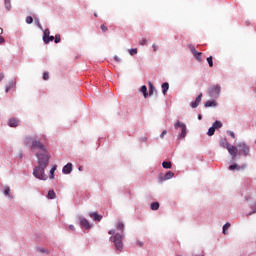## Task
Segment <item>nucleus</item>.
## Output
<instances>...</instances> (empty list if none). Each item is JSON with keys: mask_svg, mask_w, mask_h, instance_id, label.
<instances>
[{"mask_svg": "<svg viewBox=\"0 0 256 256\" xmlns=\"http://www.w3.org/2000/svg\"><path fill=\"white\" fill-rule=\"evenodd\" d=\"M38 158V166L34 168L33 175L36 179L41 181H47V175H45V169L49 165V155L47 154H36Z\"/></svg>", "mask_w": 256, "mask_h": 256, "instance_id": "obj_1", "label": "nucleus"}, {"mask_svg": "<svg viewBox=\"0 0 256 256\" xmlns=\"http://www.w3.org/2000/svg\"><path fill=\"white\" fill-rule=\"evenodd\" d=\"M25 144L29 145L31 151L34 149H39L42 151V153H37V155H49V152H47V148L44 146V144L37 140V139H31V137H26Z\"/></svg>", "mask_w": 256, "mask_h": 256, "instance_id": "obj_2", "label": "nucleus"}, {"mask_svg": "<svg viewBox=\"0 0 256 256\" xmlns=\"http://www.w3.org/2000/svg\"><path fill=\"white\" fill-rule=\"evenodd\" d=\"M110 240L112 241V243H114L117 251L123 250V235L117 233L114 236H112Z\"/></svg>", "mask_w": 256, "mask_h": 256, "instance_id": "obj_3", "label": "nucleus"}, {"mask_svg": "<svg viewBox=\"0 0 256 256\" xmlns=\"http://www.w3.org/2000/svg\"><path fill=\"white\" fill-rule=\"evenodd\" d=\"M237 147L239 149V155H242V157H249L251 155V148H249L247 143L239 142Z\"/></svg>", "mask_w": 256, "mask_h": 256, "instance_id": "obj_4", "label": "nucleus"}, {"mask_svg": "<svg viewBox=\"0 0 256 256\" xmlns=\"http://www.w3.org/2000/svg\"><path fill=\"white\" fill-rule=\"evenodd\" d=\"M175 129H181V134L179 135V139H185L187 137V126L184 123L177 121L174 125Z\"/></svg>", "mask_w": 256, "mask_h": 256, "instance_id": "obj_5", "label": "nucleus"}, {"mask_svg": "<svg viewBox=\"0 0 256 256\" xmlns=\"http://www.w3.org/2000/svg\"><path fill=\"white\" fill-rule=\"evenodd\" d=\"M221 93V86L219 85H214L210 87L209 89V96L210 97H219V94Z\"/></svg>", "mask_w": 256, "mask_h": 256, "instance_id": "obj_6", "label": "nucleus"}, {"mask_svg": "<svg viewBox=\"0 0 256 256\" xmlns=\"http://www.w3.org/2000/svg\"><path fill=\"white\" fill-rule=\"evenodd\" d=\"M247 168V164H242L241 166H239L238 164H232L229 166V170L230 171H241V169H246Z\"/></svg>", "mask_w": 256, "mask_h": 256, "instance_id": "obj_7", "label": "nucleus"}, {"mask_svg": "<svg viewBox=\"0 0 256 256\" xmlns=\"http://www.w3.org/2000/svg\"><path fill=\"white\" fill-rule=\"evenodd\" d=\"M227 151L231 155V157L235 158V157H237V153H238L239 150L237 149V147H235L233 145H230L227 148Z\"/></svg>", "mask_w": 256, "mask_h": 256, "instance_id": "obj_8", "label": "nucleus"}, {"mask_svg": "<svg viewBox=\"0 0 256 256\" xmlns=\"http://www.w3.org/2000/svg\"><path fill=\"white\" fill-rule=\"evenodd\" d=\"M71 171H73V164L71 163H68L67 165H65L62 169V172L65 174V175H69V173H71Z\"/></svg>", "mask_w": 256, "mask_h": 256, "instance_id": "obj_9", "label": "nucleus"}, {"mask_svg": "<svg viewBox=\"0 0 256 256\" xmlns=\"http://www.w3.org/2000/svg\"><path fill=\"white\" fill-rule=\"evenodd\" d=\"M174 176H175V174H174L173 172L168 171V172L164 175V177H160V182L163 183V181H167V180H169V179H172V177H174Z\"/></svg>", "mask_w": 256, "mask_h": 256, "instance_id": "obj_10", "label": "nucleus"}, {"mask_svg": "<svg viewBox=\"0 0 256 256\" xmlns=\"http://www.w3.org/2000/svg\"><path fill=\"white\" fill-rule=\"evenodd\" d=\"M80 224L84 229H91V224L89 223V220L85 218H80Z\"/></svg>", "mask_w": 256, "mask_h": 256, "instance_id": "obj_11", "label": "nucleus"}, {"mask_svg": "<svg viewBox=\"0 0 256 256\" xmlns=\"http://www.w3.org/2000/svg\"><path fill=\"white\" fill-rule=\"evenodd\" d=\"M203 97V94H200L197 96L196 100L194 102L191 103V107L193 109H197V107H199V103H201V98Z\"/></svg>", "mask_w": 256, "mask_h": 256, "instance_id": "obj_12", "label": "nucleus"}, {"mask_svg": "<svg viewBox=\"0 0 256 256\" xmlns=\"http://www.w3.org/2000/svg\"><path fill=\"white\" fill-rule=\"evenodd\" d=\"M50 33L51 32L49 31V29L44 30L43 41H44L45 45H47L49 43V40H47V39H49Z\"/></svg>", "mask_w": 256, "mask_h": 256, "instance_id": "obj_13", "label": "nucleus"}, {"mask_svg": "<svg viewBox=\"0 0 256 256\" xmlns=\"http://www.w3.org/2000/svg\"><path fill=\"white\" fill-rule=\"evenodd\" d=\"M90 217L94 221H101L103 219V216L97 214V212L90 213Z\"/></svg>", "mask_w": 256, "mask_h": 256, "instance_id": "obj_14", "label": "nucleus"}, {"mask_svg": "<svg viewBox=\"0 0 256 256\" xmlns=\"http://www.w3.org/2000/svg\"><path fill=\"white\" fill-rule=\"evenodd\" d=\"M188 48L190 49L191 53H192L194 56H195V55H198V57H199L200 55H202L201 52H198L197 49H195V46L189 44V45H188Z\"/></svg>", "mask_w": 256, "mask_h": 256, "instance_id": "obj_15", "label": "nucleus"}, {"mask_svg": "<svg viewBox=\"0 0 256 256\" xmlns=\"http://www.w3.org/2000/svg\"><path fill=\"white\" fill-rule=\"evenodd\" d=\"M19 125V120L11 118L9 120V127H17Z\"/></svg>", "mask_w": 256, "mask_h": 256, "instance_id": "obj_16", "label": "nucleus"}, {"mask_svg": "<svg viewBox=\"0 0 256 256\" xmlns=\"http://www.w3.org/2000/svg\"><path fill=\"white\" fill-rule=\"evenodd\" d=\"M167 91H169V83L164 82L162 84V93H163V95H167Z\"/></svg>", "mask_w": 256, "mask_h": 256, "instance_id": "obj_17", "label": "nucleus"}, {"mask_svg": "<svg viewBox=\"0 0 256 256\" xmlns=\"http://www.w3.org/2000/svg\"><path fill=\"white\" fill-rule=\"evenodd\" d=\"M141 93H143V96L145 97V99H147V97H149V93H147V86L143 85L140 88Z\"/></svg>", "mask_w": 256, "mask_h": 256, "instance_id": "obj_18", "label": "nucleus"}, {"mask_svg": "<svg viewBox=\"0 0 256 256\" xmlns=\"http://www.w3.org/2000/svg\"><path fill=\"white\" fill-rule=\"evenodd\" d=\"M220 145L224 148V149H227L228 147L231 146V144H229V142L227 141V139H222L220 141Z\"/></svg>", "mask_w": 256, "mask_h": 256, "instance_id": "obj_19", "label": "nucleus"}, {"mask_svg": "<svg viewBox=\"0 0 256 256\" xmlns=\"http://www.w3.org/2000/svg\"><path fill=\"white\" fill-rule=\"evenodd\" d=\"M116 229H117L118 231H123V230L125 229V224H123V222H121V221H118V222L116 223Z\"/></svg>", "mask_w": 256, "mask_h": 256, "instance_id": "obj_20", "label": "nucleus"}, {"mask_svg": "<svg viewBox=\"0 0 256 256\" xmlns=\"http://www.w3.org/2000/svg\"><path fill=\"white\" fill-rule=\"evenodd\" d=\"M217 103L215 101L208 100L205 102V107H216Z\"/></svg>", "mask_w": 256, "mask_h": 256, "instance_id": "obj_21", "label": "nucleus"}, {"mask_svg": "<svg viewBox=\"0 0 256 256\" xmlns=\"http://www.w3.org/2000/svg\"><path fill=\"white\" fill-rule=\"evenodd\" d=\"M55 197H57V195L55 194V191L49 190L47 198L48 199H55Z\"/></svg>", "mask_w": 256, "mask_h": 256, "instance_id": "obj_22", "label": "nucleus"}, {"mask_svg": "<svg viewBox=\"0 0 256 256\" xmlns=\"http://www.w3.org/2000/svg\"><path fill=\"white\" fill-rule=\"evenodd\" d=\"M151 210L152 211H158L159 210V202H153L151 204Z\"/></svg>", "mask_w": 256, "mask_h": 256, "instance_id": "obj_23", "label": "nucleus"}, {"mask_svg": "<svg viewBox=\"0 0 256 256\" xmlns=\"http://www.w3.org/2000/svg\"><path fill=\"white\" fill-rule=\"evenodd\" d=\"M212 127H214V129H221V127H223V124L221 123V122H219V121H215L214 123H213V126Z\"/></svg>", "mask_w": 256, "mask_h": 256, "instance_id": "obj_24", "label": "nucleus"}, {"mask_svg": "<svg viewBox=\"0 0 256 256\" xmlns=\"http://www.w3.org/2000/svg\"><path fill=\"white\" fill-rule=\"evenodd\" d=\"M4 4L7 11H11V0H4Z\"/></svg>", "mask_w": 256, "mask_h": 256, "instance_id": "obj_25", "label": "nucleus"}, {"mask_svg": "<svg viewBox=\"0 0 256 256\" xmlns=\"http://www.w3.org/2000/svg\"><path fill=\"white\" fill-rule=\"evenodd\" d=\"M207 135L209 136V137H213V135H215V127H210L209 128V130H208V132H207Z\"/></svg>", "mask_w": 256, "mask_h": 256, "instance_id": "obj_26", "label": "nucleus"}, {"mask_svg": "<svg viewBox=\"0 0 256 256\" xmlns=\"http://www.w3.org/2000/svg\"><path fill=\"white\" fill-rule=\"evenodd\" d=\"M162 167H163L164 169H171L172 164H171V162L164 161V162L162 163Z\"/></svg>", "mask_w": 256, "mask_h": 256, "instance_id": "obj_27", "label": "nucleus"}, {"mask_svg": "<svg viewBox=\"0 0 256 256\" xmlns=\"http://www.w3.org/2000/svg\"><path fill=\"white\" fill-rule=\"evenodd\" d=\"M57 170V167L54 166L51 170H50V179H55V171Z\"/></svg>", "mask_w": 256, "mask_h": 256, "instance_id": "obj_28", "label": "nucleus"}, {"mask_svg": "<svg viewBox=\"0 0 256 256\" xmlns=\"http://www.w3.org/2000/svg\"><path fill=\"white\" fill-rule=\"evenodd\" d=\"M229 227H231V223L227 222L224 226H223V234L227 235V229H229Z\"/></svg>", "mask_w": 256, "mask_h": 256, "instance_id": "obj_29", "label": "nucleus"}, {"mask_svg": "<svg viewBox=\"0 0 256 256\" xmlns=\"http://www.w3.org/2000/svg\"><path fill=\"white\" fill-rule=\"evenodd\" d=\"M153 91H155V86H153V83L149 82V95H153Z\"/></svg>", "mask_w": 256, "mask_h": 256, "instance_id": "obj_30", "label": "nucleus"}, {"mask_svg": "<svg viewBox=\"0 0 256 256\" xmlns=\"http://www.w3.org/2000/svg\"><path fill=\"white\" fill-rule=\"evenodd\" d=\"M4 195H7L8 197H11V188L6 187L4 189Z\"/></svg>", "mask_w": 256, "mask_h": 256, "instance_id": "obj_31", "label": "nucleus"}, {"mask_svg": "<svg viewBox=\"0 0 256 256\" xmlns=\"http://www.w3.org/2000/svg\"><path fill=\"white\" fill-rule=\"evenodd\" d=\"M207 63L209 65V67H213V56H210L207 58Z\"/></svg>", "mask_w": 256, "mask_h": 256, "instance_id": "obj_32", "label": "nucleus"}, {"mask_svg": "<svg viewBox=\"0 0 256 256\" xmlns=\"http://www.w3.org/2000/svg\"><path fill=\"white\" fill-rule=\"evenodd\" d=\"M55 43H61V35L56 34L54 38Z\"/></svg>", "mask_w": 256, "mask_h": 256, "instance_id": "obj_33", "label": "nucleus"}, {"mask_svg": "<svg viewBox=\"0 0 256 256\" xmlns=\"http://www.w3.org/2000/svg\"><path fill=\"white\" fill-rule=\"evenodd\" d=\"M26 23H27L28 25H31V23H33V17L27 16V17H26Z\"/></svg>", "mask_w": 256, "mask_h": 256, "instance_id": "obj_34", "label": "nucleus"}, {"mask_svg": "<svg viewBox=\"0 0 256 256\" xmlns=\"http://www.w3.org/2000/svg\"><path fill=\"white\" fill-rule=\"evenodd\" d=\"M43 80L44 81H49V72H44L43 73Z\"/></svg>", "mask_w": 256, "mask_h": 256, "instance_id": "obj_35", "label": "nucleus"}, {"mask_svg": "<svg viewBox=\"0 0 256 256\" xmlns=\"http://www.w3.org/2000/svg\"><path fill=\"white\" fill-rule=\"evenodd\" d=\"M130 55H137V48H132L129 50Z\"/></svg>", "mask_w": 256, "mask_h": 256, "instance_id": "obj_36", "label": "nucleus"}, {"mask_svg": "<svg viewBox=\"0 0 256 256\" xmlns=\"http://www.w3.org/2000/svg\"><path fill=\"white\" fill-rule=\"evenodd\" d=\"M100 27H101V30L103 31V33H107L108 28H107V26H105V24H102Z\"/></svg>", "mask_w": 256, "mask_h": 256, "instance_id": "obj_37", "label": "nucleus"}, {"mask_svg": "<svg viewBox=\"0 0 256 256\" xmlns=\"http://www.w3.org/2000/svg\"><path fill=\"white\" fill-rule=\"evenodd\" d=\"M34 21H35V24L37 25V27H39L41 29V22L39 21V18H35Z\"/></svg>", "mask_w": 256, "mask_h": 256, "instance_id": "obj_38", "label": "nucleus"}, {"mask_svg": "<svg viewBox=\"0 0 256 256\" xmlns=\"http://www.w3.org/2000/svg\"><path fill=\"white\" fill-rule=\"evenodd\" d=\"M227 133L232 137V139H235V132L233 131H227Z\"/></svg>", "mask_w": 256, "mask_h": 256, "instance_id": "obj_39", "label": "nucleus"}, {"mask_svg": "<svg viewBox=\"0 0 256 256\" xmlns=\"http://www.w3.org/2000/svg\"><path fill=\"white\" fill-rule=\"evenodd\" d=\"M140 45H147V39H142L141 41H140Z\"/></svg>", "mask_w": 256, "mask_h": 256, "instance_id": "obj_40", "label": "nucleus"}, {"mask_svg": "<svg viewBox=\"0 0 256 256\" xmlns=\"http://www.w3.org/2000/svg\"><path fill=\"white\" fill-rule=\"evenodd\" d=\"M114 60L116 63H121V58H119V56H114Z\"/></svg>", "mask_w": 256, "mask_h": 256, "instance_id": "obj_41", "label": "nucleus"}, {"mask_svg": "<svg viewBox=\"0 0 256 256\" xmlns=\"http://www.w3.org/2000/svg\"><path fill=\"white\" fill-rule=\"evenodd\" d=\"M47 41H48V43H49L50 41H55V37H54V36H49V37L47 38Z\"/></svg>", "mask_w": 256, "mask_h": 256, "instance_id": "obj_42", "label": "nucleus"}, {"mask_svg": "<svg viewBox=\"0 0 256 256\" xmlns=\"http://www.w3.org/2000/svg\"><path fill=\"white\" fill-rule=\"evenodd\" d=\"M165 135H167V130H164V131L161 133V135H160L161 139H163V137H165Z\"/></svg>", "mask_w": 256, "mask_h": 256, "instance_id": "obj_43", "label": "nucleus"}, {"mask_svg": "<svg viewBox=\"0 0 256 256\" xmlns=\"http://www.w3.org/2000/svg\"><path fill=\"white\" fill-rule=\"evenodd\" d=\"M11 87H12L11 85L6 87L5 89L6 93H9V91H11Z\"/></svg>", "mask_w": 256, "mask_h": 256, "instance_id": "obj_44", "label": "nucleus"}, {"mask_svg": "<svg viewBox=\"0 0 256 256\" xmlns=\"http://www.w3.org/2000/svg\"><path fill=\"white\" fill-rule=\"evenodd\" d=\"M253 213H256V205L253 207V212L248 213V215H253Z\"/></svg>", "mask_w": 256, "mask_h": 256, "instance_id": "obj_45", "label": "nucleus"}, {"mask_svg": "<svg viewBox=\"0 0 256 256\" xmlns=\"http://www.w3.org/2000/svg\"><path fill=\"white\" fill-rule=\"evenodd\" d=\"M38 251H39L40 253H47V251H45V249H43V248H38Z\"/></svg>", "mask_w": 256, "mask_h": 256, "instance_id": "obj_46", "label": "nucleus"}, {"mask_svg": "<svg viewBox=\"0 0 256 256\" xmlns=\"http://www.w3.org/2000/svg\"><path fill=\"white\" fill-rule=\"evenodd\" d=\"M1 43H5V38H3V36H0V45Z\"/></svg>", "mask_w": 256, "mask_h": 256, "instance_id": "obj_47", "label": "nucleus"}, {"mask_svg": "<svg viewBox=\"0 0 256 256\" xmlns=\"http://www.w3.org/2000/svg\"><path fill=\"white\" fill-rule=\"evenodd\" d=\"M194 57H195V59H197V61H201V55L200 56L199 55H195Z\"/></svg>", "mask_w": 256, "mask_h": 256, "instance_id": "obj_48", "label": "nucleus"}, {"mask_svg": "<svg viewBox=\"0 0 256 256\" xmlns=\"http://www.w3.org/2000/svg\"><path fill=\"white\" fill-rule=\"evenodd\" d=\"M3 79H5V75L0 74V83L3 81Z\"/></svg>", "mask_w": 256, "mask_h": 256, "instance_id": "obj_49", "label": "nucleus"}, {"mask_svg": "<svg viewBox=\"0 0 256 256\" xmlns=\"http://www.w3.org/2000/svg\"><path fill=\"white\" fill-rule=\"evenodd\" d=\"M108 233L109 235H115V230H110Z\"/></svg>", "mask_w": 256, "mask_h": 256, "instance_id": "obj_50", "label": "nucleus"}, {"mask_svg": "<svg viewBox=\"0 0 256 256\" xmlns=\"http://www.w3.org/2000/svg\"><path fill=\"white\" fill-rule=\"evenodd\" d=\"M69 229H71V231H75V226L70 225V226H69Z\"/></svg>", "mask_w": 256, "mask_h": 256, "instance_id": "obj_51", "label": "nucleus"}, {"mask_svg": "<svg viewBox=\"0 0 256 256\" xmlns=\"http://www.w3.org/2000/svg\"><path fill=\"white\" fill-rule=\"evenodd\" d=\"M152 47H153V50H154V51H157V45L153 44Z\"/></svg>", "mask_w": 256, "mask_h": 256, "instance_id": "obj_52", "label": "nucleus"}, {"mask_svg": "<svg viewBox=\"0 0 256 256\" xmlns=\"http://www.w3.org/2000/svg\"><path fill=\"white\" fill-rule=\"evenodd\" d=\"M137 245H139V247H143V244L141 242H137Z\"/></svg>", "mask_w": 256, "mask_h": 256, "instance_id": "obj_53", "label": "nucleus"}, {"mask_svg": "<svg viewBox=\"0 0 256 256\" xmlns=\"http://www.w3.org/2000/svg\"><path fill=\"white\" fill-rule=\"evenodd\" d=\"M0 35H3V28H0Z\"/></svg>", "mask_w": 256, "mask_h": 256, "instance_id": "obj_54", "label": "nucleus"}, {"mask_svg": "<svg viewBox=\"0 0 256 256\" xmlns=\"http://www.w3.org/2000/svg\"><path fill=\"white\" fill-rule=\"evenodd\" d=\"M94 17H98L97 13L94 14Z\"/></svg>", "mask_w": 256, "mask_h": 256, "instance_id": "obj_55", "label": "nucleus"}, {"mask_svg": "<svg viewBox=\"0 0 256 256\" xmlns=\"http://www.w3.org/2000/svg\"><path fill=\"white\" fill-rule=\"evenodd\" d=\"M198 119H201V115L198 116Z\"/></svg>", "mask_w": 256, "mask_h": 256, "instance_id": "obj_56", "label": "nucleus"}, {"mask_svg": "<svg viewBox=\"0 0 256 256\" xmlns=\"http://www.w3.org/2000/svg\"><path fill=\"white\" fill-rule=\"evenodd\" d=\"M79 171H81V167H79Z\"/></svg>", "mask_w": 256, "mask_h": 256, "instance_id": "obj_57", "label": "nucleus"}]
</instances>
